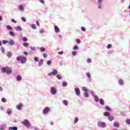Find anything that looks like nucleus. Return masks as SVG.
<instances>
[{
	"label": "nucleus",
	"instance_id": "052dcab7",
	"mask_svg": "<svg viewBox=\"0 0 130 130\" xmlns=\"http://www.w3.org/2000/svg\"><path fill=\"white\" fill-rule=\"evenodd\" d=\"M99 4H101L102 3V0H98Z\"/></svg>",
	"mask_w": 130,
	"mask_h": 130
},
{
	"label": "nucleus",
	"instance_id": "5701e85b",
	"mask_svg": "<svg viewBox=\"0 0 130 130\" xmlns=\"http://www.w3.org/2000/svg\"><path fill=\"white\" fill-rule=\"evenodd\" d=\"M63 103L64 105L67 106L68 104H69V103L68 102V101L64 100L63 101Z\"/></svg>",
	"mask_w": 130,
	"mask_h": 130
},
{
	"label": "nucleus",
	"instance_id": "a18cd8bd",
	"mask_svg": "<svg viewBox=\"0 0 130 130\" xmlns=\"http://www.w3.org/2000/svg\"><path fill=\"white\" fill-rule=\"evenodd\" d=\"M67 85H68V84L67 83V82H63V83H62L63 87H66V86Z\"/></svg>",
	"mask_w": 130,
	"mask_h": 130
},
{
	"label": "nucleus",
	"instance_id": "a211bd4d",
	"mask_svg": "<svg viewBox=\"0 0 130 130\" xmlns=\"http://www.w3.org/2000/svg\"><path fill=\"white\" fill-rule=\"evenodd\" d=\"M31 27L32 29H37V26H36V25H35V24H31Z\"/></svg>",
	"mask_w": 130,
	"mask_h": 130
},
{
	"label": "nucleus",
	"instance_id": "e433bc0d",
	"mask_svg": "<svg viewBox=\"0 0 130 130\" xmlns=\"http://www.w3.org/2000/svg\"><path fill=\"white\" fill-rule=\"evenodd\" d=\"M34 60L36 61H39V59L38 58V57H35L34 58Z\"/></svg>",
	"mask_w": 130,
	"mask_h": 130
},
{
	"label": "nucleus",
	"instance_id": "393cba45",
	"mask_svg": "<svg viewBox=\"0 0 130 130\" xmlns=\"http://www.w3.org/2000/svg\"><path fill=\"white\" fill-rule=\"evenodd\" d=\"M12 55V52H8V53H7V56L8 57H11Z\"/></svg>",
	"mask_w": 130,
	"mask_h": 130
},
{
	"label": "nucleus",
	"instance_id": "3c124183",
	"mask_svg": "<svg viewBox=\"0 0 130 130\" xmlns=\"http://www.w3.org/2000/svg\"><path fill=\"white\" fill-rule=\"evenodd\" d=\"M81 30H82V31H86V28L84 27H82Z\"/></svg>",
	"mask_w": 130,
	"mask_h": 130
},
{
	"label": "nucleus",
	"instance_id": "5fc2aeb1",
	"mask_svg": "<svg viewBox=\"0 0 130 130\" xmlns=\"http://www.w3.org/2000/svg\"><path fill=\"white\" fill-rule=\"evenodd\" d=\"M43 57H44L45 58H46V57H47V54H43Z\"/></svg>",
	"mask_w": 130,
	"mask_h": 130
},
{
	"label": "nucleus",
	"instance_id": "774afa93",
	"mask_svg": "<svg viewBox=\"0 0 130 130\" xmlns=\"http://www.w3.org/2000/svg\"><path fill=\"white\" fill-rule=\"evenodd\" d=\"M98 8H99V9H101V6L99 5V6H98Z\"/></svg>",
	"mask_w": 130,
	"mask_h": 130
},
{
	"label": "nucleus",
	"instance_id": "a878e982",
	"mask_svg": "<svg viewBox=\"0 0 130 130\" xmlns=\"http://www.w3.org/2000/svg\"><path fill=\"white\" fill-rule=\"evenodd\" d=\"M7 113H8V114H11V113H12V109H8Z\"/></svg>",
	"mask_w": 130,
	"mask_h": 130
},
{
	"label": "nucleus",
	"instance_id": "7c9ffc66",
	"mask_svg": "<svg viewBox=\"0 0 130 130\" xmlns=\"http://www.w3.org/2000/svg\"><path fill=\"white\" fill-rule=\"evenodd\" d=\"M104 115L105 116H109V113H108V112H105L104 113Z\"/></svg>",
	"mask_w": 130,
	"mask_h": 130
},
{
	"label": "nucleus",
	"instance_id": "20e7f679",
	"mask_svg": "<svg viewBox=\"0 0 130 130\" xmlns=\"http://www.w3.org/2000/svg\"><path fill=\"white\" fill-rule=\"evenodd\" d=\"M98 125L99 127H106V123L104 122L99 121Z\"/></svg>",
	"mask_w": 130,
	"mask_h": 130
},
{
	"label": "nucleus",
	"instance_id": "7ed1b4c3",
	"mask_svg": "<svg viewBox=\"0 0 130 130\" xmlns=\"http://www.w3.org/2000/svg\"><path fill=\"white\" fill-rule=\"evenodd\" d=\"M21 123L24 125V126H26L27 127H29L30 124V122H29V121H28L27 119H25L23 121L21 122Z\"/></svg>",
	"mask_w": 130,
	"mask_h": 130
},
{
	"label": "nucleus",
	"instance_id": "473e14b6",
	"mask_svg": "<svg viewBox=\"0 0 130 130\" xmlns=\"http://www.w3.org/2000/svg\"><path fill=\"white\" fill-rule=\"evenodd\" d=\"M84 95L85 97H89V94L88 93V92H87V91L84 92Z\"/></svg>",
	"mask_w": 130,
	"mask_h": 130
},
{
	"label": "nucleus",
	"instance_id": "9d476101",
	"mask_svg": "<svg viewBox=\"0 0 130 130\" xmlns=\"http://www.w3.org/2000/svg\"><path fill=\"white\" fill-rule=\"evenodd\" d=\"M22 106L23 104L22 103H19L18 105L17 106V108L18 109V110H21Z\"/></svg>",
	"mask_w": 130,
	"mask_h": 130
},
{
	"label": "nucleus",
	"instance_id": "c85d7f7f",
	"mask_svg": "<svg viewBox=\"0 0 130 130\" xmlns=\"http://www.w3.org/2000/svg\"><path fill=\"white\" fill-rule=\"evenodd\" d=\"M79 121V118L76 117L74 119V123H77Z\"/></svg>",
	"mask_w": 130,
	"mask_h": 130
},
{
	"label": "nucleus",
	"instance_id": "72a5a7b5",
	"mask_svg": "<svg viewBox=\"0 0 130 130\" xmlns=\"http://www.w3.org/2000/svg\"><path fill=\"white\" fill-rule=\"evenodd\" d=\"M78 46L75 45L73 48V50H77V49H78Z\"/></svg>",
	"mask_w": 130,
	"mask_h": 130
},
{
	"label": "nucleus",
	"instance_id": "6e6552de",
	"mask_svg": "<svg viewBox=\"0 0 130 130\" xmlns=\"http://www.w3.org/2000/svg\"><path fill=\"white\" fill-rule=\"evenodd\" d=\"M75 93L77 96H80V94H81V91L80 90V89L79 88H76L75 89Z\"/></svg>",
	"mask_w": 130,
	"mask_h": 130
},
{
	"label": "nucleus",
	"instance_id": "dca6fc26",
	"mask_svg": "<svg viewBox=\"0 0 130 130\" xmlns=\"http://www.w3.org/2000/svg\"><path fill=\"white\" fill-rule=\"evenodd\" d=\"M8 43L10 46L13 45L14 41L13 40H11L10 41H9V42H8Z\"/></svg>",
	"mask_w": 130,
	"mask_h": 130
},
{
	"label": "nucleus",
	"instance_id": "f704fd0d",
	"mask_svg": "<svg viewBox=\"0 0 130 130\" xmlns=\"http://www.w3.org/2000/svg\"><path fill=\"white\" fill-rule=\"evenodd\" d=\"M22 40L23 41H24V42L28 41V39L26 37H23L22 38Z\"/></svg>",
	"mask_w": 130,
	"mask_h": 130
},
{
	"label": "nucleus",
	"instance_id": "423d86ee",
	"mask_svg": "<svg viewBox=\"0 0 130 130\" xmlns=\"http://www.w3.org/2000/svg\"><path fill=\"white\" fill-rule=\"evenodd\" d=\"M50 91H51V94H52V95H55V94H56V92L57 91L56 90V89H55V88H54V87H51Z\"/></svg>",
	"mask_w": 130,
	"mask_h": 130
},
{
	"label": "nucleus",
	"instance_id": "09e8293b",
	"mask_svg": "<svg viewBox=\"0 0 130 130\" xmlns=\"http://www.w3.org/2000/svg\"><path fill=\"white\" fill-rule=\"evenodd\" d=\"M11 21L13 22V23H17V21H16V20H15V19H11Z\"/></svg>",
	"mask_w": 130,
	"mask_h": 130
},
{
	"label": "nucleus",
	"instance_id": "864d4df0",
	"mask_svg": "<svg viewBox=\"0 0 130 130\" xmlns=\"http://www.w3.org/2000/svg\"><path fill=\"white\" fill-rule=\"evenodd\" d=\"M21 20L23 21V22H26V19H25L24 17H22Z\"/></svg>",
	"mask_w": 130,
	"mask_h": 130
},
{
	"label": "nucleus",
	"instance_id": "79ce46f5",
	"mask_svg": "<svg viewBox=\"0 0 130 130\" xmlns=\"http://www.w3.org/2000/svg\"><path fill=\"white\" fill-rule=\"evenodd\" d=\"M2 42L3 44H6V43H9V41L6 40H4Z\"/></svg>",
	"mask_w": 130,
	"mask_h": 130
},
{
	"label": "nucleus",
	"instance_id": "de8ad7c7",
	"mask_svg": "<svg viewBox=\"0 0 130 130\" xmlns=\"http://www.w3.org/2000/svg\"><path fill=\"white\" fill-rule=\"evenodd\" d=\"M1 51L2 52H3V53H5V48H1Z\"/></svg>",
	"mask_w": 130,
	"mask_h": 130
},
{
	"label": "nucleus",
	"instance_id": "2f4dec72",
	"mask_svg": "<svg viewBox=\"0 0 130 130\" xmlns=\"http://www.w3.org/2000/svg\"><path fill=\"white\" fill-rule=\"evenodd\" d=\"M86 75L87 77H88V78H89V79H90V78H91V74L89 73H86Z\"/></svg>",
	"mask_w": 130,
	"mask_h": 130
},
{
	"label": "nucleus",
	"instance_id": "6ab92c4d",
	"mask_svg": "<svg viewBox=\"0 0 130 130\" xmlns=\"http://www.w3.org/2000/svg\"><path fill=\"white\" fill-rule=\"evenodd\" d=\"M23 46H24V47H27V46H29V43L27 42H24L23 43Z\"/></svg>",
	"mask_w": 130,
	"mask_h": 130
},
{
	"label": "nucleus",
	"instance_id": "f03ea898",
	"mask_svg": "<svg viewBox=\"0 0 130 130\" xmlns=\"http://www.w3.org/2000/svg\"><path fill=\"white\" fill-rule=\"evenodd\" d=\"M17 60L19 61L21 60V63L24 64L26 63V61H27V58L26 57H23L21 56H19L16 58Z\"/></svg>",
	"mask_w": 130,
	"mask_h": 130
},
{
	"label": "nucleus",
	"instance_id": "1a4fd4ad",
	"mask_svg": "<svg viewBox=\"0 0 130 130\" xmlns=\"http://www.w3.org/2000/svg\"><path fill=\"white\" fill-rule=\"evenodd\" d=\"M54 30L56 33H59L60 31V30L59 29V28H58V26L56 25L54 26Z\"/></svg>",
	"mask_w": 130,
	"mask_h": 130
},
{
	"label": "nucleus",
	"instance_id": "69168bd1",
	"mask_svg": "<svg viewBox=\"0 0 130 130\" xmlns=\"http://www.w3.org/2000/svg\"><path fill=\"white\" fill-rule=\"evenodd\" d=\"M0 91H3V87L2 86H0Z\"/></svg>",
	"mask_w": 130,
	"mask_h": 130
},
{
	"label": "nucleus",
	"instance_id": "f8f14e48",
	"mask_svg": "<svg viewBox=\"0 0 130 130\" xmlns=\"http://www.w3.org/2000/svg\"><path fill=\"white\" fill-rule=\"evenodd\" d=\"M18 10L19 11H24V6H23V5H20L18 7Z\"/></svg>",
	"mask_w": 130,
	"mask_h": 130
},
{
	"label": "nucleus",
	"instance_id": "bf43d9fd",
	"mask_svg": "<svg viewBox=\"0 0 130 130\" xmlns=\"http://www.w3.org/2000/svg\"><path fill=\"white\" fill-rule=\"evenodd\" d=\"M23 54H25V55H28V53H27V52H24Z\"/></svg>",
	"mask_w": 130,
	"mask_h": 130
},
{
	"label": "nucleus",
	"instance_id": "49530a36",
	"mask_svg": "<svg viewBox=\"0 0 130 130\" xmlns=\"http://www.w3.org/2000/svg\"><path fill=\"white\" fill-rule=\"evenodd\" d=\"M47 63L48 64V66H50V64H51V61L50 60H48L47 61Z\"/></svg>",
	"mask_w": 130,
	"mask_h": 130
},
{
	"label": "nucleus",
	"instance_id": "6e6d98bb",
	"mask_svg": "<svg viewBox=\"0 0 130 130\" xmlns=\"http://www.w3.org/2000/svg\"><path fill=\"white\" fill-rule=\"evenodd\" d=\"M39 2H40V3H41V4H44V1H43V0H39Z\"/></svg>",
	"mask_w": 130,
	"mask_h": 130
},
{
	"label": "nucleus",
	"instance_id": "0e129e2a",
	"mask_svg": "<svg viewBox=\"0 0 130 130\" xmlns=\"http://www.w3.org/2000/svg\"><path fill=\"white\" fill-rule=\"evenodd\" d=\"M0 21H3V17L0 15Z\"/></svg>",
	"mask_w": 130,
	"mask_h": 130
},
{
	"label": "nucleus",
	"instance_id": "58836bf2",
	"mask_svg": "<svg viewBox=\"0 0 130 130\" xmlns=\"http://www.w3.org/2000/svg\"><path fill=\"white\" fill-rule=\"evenodd\" d=\"M40 51L41 52H43V51H45V49L43 47H41L40 49Z\"/></svg>",
	"mask_w": 130,
	"mask_h": 130
},
{
	"label": "nucleus",
	"instance_id": "338daca9",
	"mask_svg": "<svg viewBox=\"0 0 130 130\" xmlns=\"http://www.w3.org/2000/svg\"><path fill=\"white\" fill-rule=\"evenodd\" d=\"M50 123H51V125H53V124H54V123H53V122H51Z\"/></svg>",
	"mask_w": 130,
	"mask_h": 130
},
{
	"label": "nucleus",
	"instance_id": "a19ab883",
	"mask_svg": "<svg viewBox=\"0 0 130 130\" xmlns=\"http://www.w3.org/2000/svg\"><path fill=\"white\" fill-rule=\"evenodd\" d=\"M72 54L75 56L76 55V54H77V52H76L75 51H73L72 52Z\"/></svg>",
	"mask_w": 130,
	"mask_h": 130
},
{
	"label": "nucleus",
	"instance_id": "39448f33",
	"mask_svg": "<svg viewBox=\"0 0 130 130\" xmlns=\"http://www.w3.org/2000/svg\"><path fill=\"white\" fill-rule=\"evenodd\" d=\"M57 70H53L52 72H50V73L48 74V76H55L56 75H57Z\"/></svg>",
	"mask_w": 130,
	"mask_h": 130
},
{
	"label": "nucleus",
	"instance_id": "13d9d810",
	"mask_svg": "<svg viewBox=\"0 0 130 130\" xmlns=\"http://www.w3.org/2000/svg\"><path fill=\"white\" fill-rule=\"evenodd\" d=\"M36 24L38 26H40L39 22H38V21H36Z\"/></svg>",
	"mask_w": 130,
	"mask_h": 130
},
{
	"label": "nucleus",
	"instance_id": "603ef678",
	"mask_svg": "<svg viewBox=\"0 0 130 130\" xmlns=\"http://www.w3.org/2000/svg\"><path fill=\"white\" fill-rule=\"evenodd\" d=\"M91 61H92V60H91V59H87V62H88V63H90Z\"/></svg>",
	"mask_w": 130,
	"mask_h": 130
},
{
	"label": "nucleus",
	"instance_id": "f257e3e1",
	"mask_svg": "<svg viewBox=\"0 0 130 130\" xmlns=\"http://www.w3.org/2000/svg\"><path fill=\"white\" fill-rule=\"evenodd\" d=\"M2 71L3 72V73H6L7 75H10V74L12 73V68L9 67H6L5 68H2Z\"/></svg>",
	"mask_w": 130,
	"mask_h": 130
},
{
	"label": "nucleus",
	"instance_id": "4c0bfd02",
	"mask_svg": "<svg viewBox=\"0 0 130 130\" xmlns=\"http://www.w3.org/2000/svg\"><path fill=\"white\" fill-rule=\"evenodd\" d=\"M111 47H112V45H111V44L108 45V46H107L108 49H110V48H111Z\"/></svg>",
	"mask_w": 130,
	"mask_h": 130
},
{
	"label": "nucleus",
	"instance_id": "c756f323",
	"mask_svg": "<svg viewBox=\"0 0 130 130\" xmlns=\"http://www.w3.org/2000/svg\"><path fill=\"white\" fill-rule=\"evenodd\" d=\"M82 90H83V91H84V92H87V91H88V89H87V88L86 87H83Z\"/></svg>",
	"mask_w": 130,
	"mask_h": 130
},
{
	"label": "nucleus",
	"instance_id": "680f3d73",
	"mask_svg": "<svg viewBox=\"0 0 130 130\" xmlns=\"http://www.w3.org/2000/svg\"><path fill=\"white\" fill-rule=\"evenodd\" d=\"M32 50H35V47H30Z\"/></svg>",
	"mask_w": 130,
	"mask_h": 130
},
{
	"label": "nucleus",
	"instance_id": "c03bdc74",
	"mask_svg": "<svg viewBox=\"0 0 130 130\" xmlns=\"http://www.w3.org/2000/svg\"><path fill=\"white\" fill-rule=\"evenodd\" d=\"M126 123H127L128 124H130V119H127L126 120Z\"/></svg>",
	"mask_w": 130,
	"mask_h": 130
},
{
	"label": "nucleus",
	"instance_id": "bb28decb",
	"mask_svg": "<svg viewBox=\"0 0 130 130\" xmlns=\"http://www.w3.org/2000/svg\"><path fill=\"white\" fill-rule=\"evenodd\" d=\"M105 109H106V110H107L108 111H111V109H110V108H109V107H108V106L106 107Z\"/></svg>",
	"mask_w": 130,
	"mask_h": 130
},
{
	"label": "nucleus",
	"instance_id": "ea45409f",
	"mask_svg": "<svg viewBox=\"0 0 130 130\" xmlns=\"http://www.w3.org/2000/svg\"><path fill=\"white\" fill-rule=\"evenodd\" d=\"M57 78L58 80H61V79H62L61 76H60V75H57Z\"/></svg>",
	"mask_w": 130,
	"mask_h": 130
},
{
	"label": "nucleus",
	"instance_id": "37998d69",
	"mask_svg": "<svg viewBox=\"0 0 130 130\" xmlns=\"http://www.w3.org/2000/svg\"><path fill=\"white\" fill-rule=\"evenodd\" d=\"M2 102H4V103H6V102H7V101L6 100V99H5L4 98L2 99Z\"/></svg>",
	"mask_w": 130,
	"mask_h": 130
},
{
	"label": "nucleus",
	"instance_id": "9b49d317",
	"mask_svg": "<svg viewBox=\"0 0 130 130\" xmlns=\"http://www.w3.org/2000/svg\"><path fill=\"white\" fill-rule=\"evenodd\" d=\"M43 64V59H41L39 60L38 62V66L39 67H41L42 65Z\"/></svg>",
	"mask_w": 130,
	"mask_h": 130
},
{
	"label": "nucleus",
	"instance_id": "412c9836",
	"mask_svg": "<svg viewBox=\"0 0 130 130\" xmlns=\"http://www.w3.org/2000/svg\"><path fill=\"white\" fill-rule=\"evenodd\" d=\"M119 84L120 85H123L124 83H123V80H122V79H119Z\"/></svg>",
	"mask_w": 130,
	"mask_h": 130
},
{
	"label": "nucleus",
	"instance_id": "4be33fe9",
	"mask_svg": "<svg viewBox=\"0 0 130 130\" xmlns=\"http://www.w3.org/2000/svg\"><path fill=\"white\" fill-rule=\"evenodd\" d=\"M11 129H12V130H17V129H18V128L17 127H10L9 128V130H11Z\"/></svg>",
	"mask_w": 130,
	"mask_h": 130
},
{
	"label": "nucleus",
	"instance_id": "c9c22d12",
	"mask_svg": "<svg viewBox=\"0 0 130 130\" xmlns=\"http://www.w3.org/2000/svg\"><path fill=\"white\" fill-rule=\"evenodd\" d=\"M9 34L10 35H11V36H15V35L14 34V32L13 31H10L9 32Z\"/></svg>",
	"mask_w": 130,
	"mask_h": 130
},
{
	"label": "nucleus",
	"instance_id": "8fccbe9b",
	"mask_svg": "<svg viewBox=\"0 0 130 130\" xmlns=\"http://www.w3.org/2000/svg\"><path fill=\"white\" fill-rule=\"evenodd\" d=\"M76 42H77V43H80L81 41H80V39H76Z\"/></svg>",
	"mask_w": 130,
	"mask_h": 130
},
{
	"label": "nucleus",
	"instance_id": "2eb2a0df",
	"mask_svg": "<svg viewBox=\"0 0 130 130\" xmlns=\"http://www.w3.org/2000/svg\"><path fill=\"white\" fill-rule=\"evenodd\" d=\"M94 98L95 102H98V101H99V98L97 95H94Z\"/></svg>",
	"mask_w": 130,
	"mask_h": 130
},
{
	"label": "nucleus",
	"instance_id": "ddd939ff",
	"mask_svg": "<svg viewBox=\"0 0 130 130\" xmlns=\"http://www.w3.org/2000/svg\"><path fill=\"white\" fill-rule=\"evenodd\" d=\"M15 30H16V31H21L22 27L20 26H16L15 27Z\"/></svg>",
	"mask_w": 130,
	"mask_h": 130
},
{
	"label": "nucleus",
	"instance_id": "4468645a",
	"mask_svg": "<svg viewBox=\"0 0 130 130\" xmlns=\"http://www.w3.org/2000/svg\"><path fill=\"white\" fill-rule=\"evenodd\" d=\"M113 124L115 127H119V123L118 122H115Z\"/></svg>",
	"mask_w": 130,
	"mask_h": 130
},
{
	"label": "nucleus",
	"instance_id": "cd10ccee",
	"mask_svg": "<svg viewBox=\"0 0 130 130\" xmlns=\"http://www.w3.org/2000/svg\"><path fill=\"white\" fill-rule=\"evenodd\" d=\"M7 28L8 30H13V28L10 25H7Z\"/></svg>",
	"mask_w": 130,
	"mask_h": 130
},
{
	"label": "nucleus",
	"instance_id": "4d7b16f0",
	"mask_svg": "<svg viewBox=\"0 0 130 130\" xmlns=\"http://www.w3.org/2000/svg\"><path fill=\"white\" fill-rule=\"evenodd\" d=\"M58 54L61 55L63 53V51L58 52Z\"/></svg>",
	"mask_w": 130,
	"mask_h": 130
},
{
	"label": "nucleus",
	"instance_id": "aec40b11",
	"mask_svg": "<svg viewBox=\"0 0 130 130\" xmlns=\"http://www.w3.org/2000/svg\"><path fill=\"white\" fill-rule=\"evenodd\" d=\"M108 119L110 120V121H112V120H113V119H114V118L113 116H109L108 117Z\"/></svg>",
	"mask_w": 130,
	"mask_h": 130
},
{
	"label": "nucleus",
	"instance_id": "e2e57ef3",
	"mask_svg": "<svg viewBox=\"0 0 130 130\" xmlns=\"http://www.w3.org/2000/svg\"><path fill=\"white\" fill-rule=\"evenodd\" d=\"M4 110V107H0V110Z\"/></svg>",
	"mask_w": 130,
	"mask_h": 130
},
{
	"label": "nucleus",
	"instance_id": "f3484780",
	"mask_svg": "<svg viewBox=\"0 0 130 130\" xmlns=\"http://www.w3.org/2000/svg\"><path fill=\"white\" fill-rule=\"evenodd\" d=\"M100 103L101 104V105H104V100H103L102 99H100Z\"/></svg>",
	"mask_w": 130,
	"mask_h": 130
},
{
	"label": "nucleus",
	"instance_id": "0eeeda50",
	"mask_svg": "<svg viewBox=\"0 0 130 130\" xmlns=\"http://www.w3.org/2000/svg\"><path fill=\"white\" fill-rule=\"evenodd\" d=\"M49 112V108L48 107H46L43 110V114H47V113H48Z\"/></svg>",
	"mask_w": 130,
	"mask_h": 130
},
{
	"label": "nucleus",
	"instance_id": "b1692460",
	"mask_svg": "<svg viewBox=\"0 0 130 130\" xmlns=\"http://www.w3.org/2000/svg\"><path fill=\"white\" fill-rule=\"evenodd\" d=\"M21 80H22V77H21V76L18 75L17 77V81H21Z\"/></svg>",
	"mask_w": 130,
	"mask_h": 130
}]
</instances>
